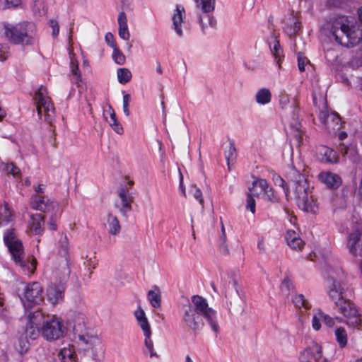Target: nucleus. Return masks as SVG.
<instances>
[{
  "label": "nucleus",
  "mask_w": 362,
  "mask_h": 362,
  "mask_svg": "<svg viewBox=\"0 0 362 362\" xmlns=\"http://www.w3.org/2000/svg\"><path fill=\"white\" fill-rule=\"evenodd\" d=\"M286 177L293 182V188L298 206L306 212H314L315 204L311 194L312 188L305 176L300 173V169L297 168L293 164L288 166Z\"/></svg>",
  "instance_id": "obj_2"
},
{
  "label": "nucleus",
  "mask_w": 362,
  "mask_h": 362,
  "mask_svg": "<svg viewBox=\"0 0 362 362\" xmlns=\"http://www.w3.org/2000/svg\"><path fill=\"white\" fill-rule=\"evenodd\" d=\"M151 329L149 330V334L148 336L144 335V337H145L144 343H145V346H146V348L148 349V351L150 352V356L153 357V356H156L157 354L153 350V341L151 339Z\"/></svg>",
  "instance_id": "obj_46"
},
{
  "label": "nucleus",
  "mask_w": 362,
  "mask_h": 362,
  "mask_svg": "<svg viewBox=\"0 0 362 362\" xmlns=\"http://www.w3.org/2000/svg\"><path fill=\"white\" fill-rule=\"evenodd\" d=\"M132 73L127 68H120L117 70L118 81L121 84H125L132 78Z\"/></svg>",
  "instance_id": "obj_40"
},
{
  "label": "nucleus",
  "mask_w": 362,
  "mask_h": 362,
  "mask_svg": "<svg viewBox=\"0 0 362 362\" xmlns=\"http://www.w3.org/2000/svg\"><path fill=\"white\" fill-rule=\"evenodd\" d=\"M105 112L110 115L109 119L105 117V120L109 123L110 126L116 133L122 134L123 133V128L117 122L113 108L111 106H109L108 110H107Z\"/></svg>",
  "instance_id": "obj_29"
},
{
  "label": "nucleus",
  "mask_w": 362,
  "mask_h": 362,
  "mask_svg": "<svg viewBox=\"0 0 362 362\" xmlns=\"http://www.w3.org/2000/svg\"><path fill=\"white\" fill-rule=\"evenodd\" d=\"M112 49L113 52L112 57L114 62L119 65L124 64L126 59L124 54L119 50L118 46Z\"/></svg>",
  "instance_id": "obj_42"
},
{
  "label": "nucleus",
  "mask_w": 362,
  "mask_h": 362,
  "mask_svg": "<svg viewBox=\"0 0 362 362\" xmlns=\"http://www.w3.org/2000/svg\"><path fill=\"white\" fill-rule=\"evenodd\" d=\"M292 301L294 305L298 308H304L306 310H308L311 308V305L310 303L305 298V296L303 294H296L292 298Z\"/></svg>",
  "instance_id": "obj_39"
},
{
  "label": "nucleus",
  "mask_w": 362,
  "mask_h": 362,
  "mask_svg": "<svg viewBox=\"0 0 362 362\" xmlns=\"http://www.w3.org/2000/svg\"><path fill=\"white\" fill-rule=\"evenodd\" d=\"M59 253L64 257H68L69 254V241L66 235L62 234L57 242Z\"/></svg>",
  "instance_id": "obj_35"
},
{
  "label": "nucleus",
  "mask_w": 362,
  "mask_h": 362,
  "mask_svg": "<svg viewBox=\"0 0 362 362\" xmlns=\"http://www.w3.org/2000/svg\"><path fill=\"white\" fill-rule=\"evenodd\" d=\"M105 40L107 44L112 48L117 47L114 35L111 33H106L105 36Z\"/></svg>",
  "instance_id": "obj_52"
},
{
  "label": "nucleus",
  "mask_w": 362,
  "mask_h": 362,
  "mask_svg": "<svg viewBox=\"0 0 362 362\" xmlns=\"http://www.w3.org/2000/svg\"><path fill=\"white\" fill-rule=\"evenodd\" d=\"M6 170L8 173L12 174L13 176H17L20 174V169L13 163L7 165Z\"/></svg>",
  "instance_id": "obj_56"
},
{
  "label": "nucleus",
  "mask_w": 362,
  "mask_h": 362,
  "mask_svg": "<svg viewBox=\"0 0 362 362\" xmlns=\"http://www.w3.org/2000/svg\"><path fill=\"white\" fill-rule=\"evenodd\" d=\"M285 239L288 245L295 250H300L304 246V242L300 238L298 233L294 230L286 231Z\"/></svg>",
  "instance_id": "obj_21"
},
{
  "label": "nucleus",
  "mask_w": 362,
  "mask_h": 362,
  "mask_svg": "<svg viewBox=\"0 0 362 362\" xmlns=\"http://www.w3.org/2000/svg\"><path fill=\"white\" fill-rule=\"evenodd\" d=\"M279 105L282 109L291 108V113L293 115V122H291L290 127L293 131V137L296 139L297 144L299 145L301 142V124L298 121L297 117V105L295 100L290 101L288 96L286 94L280 95Z\"/></svg>",
  "instance_id": "obj_8"
},
{
  "label": "nucleus",
  "mask_w": 362,
  "mask_h": 362,
  "mask_svg": "<svg viewBox=\"0 0 362 362\" xmlns=\"http://www.w3.org/2000/svg\"><path fill=\"white\" fill-rule=\"evenodd\" d=\"M105 226L108 233L112 235H118L121 231V226L117 217L112 213H108L105 218Z\"/></svg>",
  "instance_id": "obj_24"
},
{
  "label": "nucleus",
  "mask_w": 362,
  "mask_h": 362,
  "mask_svg": "<svg viewBox=\"0 0 362 362\" xmlns=\"http://www.w3.org/2000/svg\"><path fill=\"white\" fill-rule=\"evenodd\" d=\"M220 250L221 251V252L223 254V255H228V247L226 244V242L223 243V240H221V245H220Z\"/></svg>",
  "instance_id": "obj_59"
},
{
  "label": "nucleus",
  "mask_w": 362,
  "mask_h": 362,
  "mask_svg": "<svg viewBox=\"0 0 362 362\" xmlns=\"http://www.w3.org/2000/svg\"><path fill=\"white\" fill-rule=\"evenodd\" d=\"M70 64L72 74L76 76V80H79L81 78V74L78 69L77 62L73 59H71Z\"/></svg>",
  "instance_id": "obj_51"
},
{
  "label": "nucleus",
  "mask_w": 362,
  "mask_h": 362,
  "mask_svg": "<svg viewBox=\"0 0 362 362\" xmlns=\"http://www.w3.org/2000/svg\"><path fill=\"white\" fill-rule=\"evenodd\" d=\"M271 190L266 180L259 179L254 181L252 187L250 189V192L254 196H259L262 194H268Z\"/></svg>",
  "instance_id": "obj_25"
},
{
  "label": "nucleus",
  "mask_w": 362,
  "mask_h": 362,
  "mask_svg": "<svg viewBox=\"0 0 362 362\" xmlns=\"http://www.w3.org/2000/svg\"><path fill=\"white\" fill-rule=\"evenodd\" d=\"M118 196L120 199V202L116 203L115 206L118 209L122 216L127 217V213L132 209V203L134 199L133 197L123 187L119 189Z\"/></svg>",
  "instance_id": "obj_17"
},
{
  "label": "nucleus",
  "mask_w": 362,
  "mask_h": 362,
  "mask_svg": "<svg viewBox=\"0 0 362 362\" xmlns=\"http://www.w3.org/2000/svg\"><path fill=\"white\" fill-rule=\"evenodd\" d=\"M182 318L185 326L194 332L204 327L203 319L216 336L220 332L217 312L200 296H193L191 301L184 305Z\"/></svg>",
  "instance_id": "obj_1"
},
{
  "label": "nucleus",
  "mask_w": 362,
  "mask_h": 362,
  "mask_svg": "<svg viewBox=\"0 0 362 362\" xmlns=\"http://www.w3.org/2000/svg\"><path fill=\"white\" fill-rule=\"evenodd\" d=\"M271 52L274 57L277 59V64L279 67H281V60L284 57L283 51L280 46L279 42L277 40H274L273 47H270Z\"/></svg>",
  "instance_id": "obj_38"
},
{
  "label": "nucleus",
  "mask_w": 362,
  "mask_h": 362,
  "mask_svg": "<svg viewBox=\"0 0 362 362\" xmlns=\"http://www.w3.org/2000/svg\"><path fill=\"white\" fill-rule=\"evenodd\" d=\"M78 339L82 344L87 345L88 348L92 346L97 338L88 334H80Z\"/></svg>",
  "instance_id": "obj_44"
},
{
  "label": "nucleus",
  "mask_w": 362,
  "mask_h": 362,
  "mask_svg": "<svg viewBox=\"0 0 362 362\" xmlns=\"http://www.w3.org/2000/svg\"><path fill=\"white\" fill-rule=\"evenodd\" d=\"M317 154L322 162L325 163H335L337 160V156L336 152L325 146H321L317 149Z\"/></svg>",
  "instance_id": "obj_23"
},
{
  "label": "nucleus",
  "mask_w": 362,
  "mask_h": 362,
  "mask_svg": "<svg viewBox=\"0 0 362 362\" xmlns=\"http://www.w3.org/2000/svg\"><path fill=\"white\" fill-rule=\"evenodd\" d=\"M254 195L252 193L247 194V205L246 207L249 209L252 214L255 212V200L253 198Z\"/></svg>",
  "instance_id": "obj_50"
},
{
  "label": "nucleus",
  "mask_w": 362,
  "mask_h": 362,
  "mask_svg": "<svg viewBox=\"0 0 362 362\" xmlns=\"http://www.w3.org/2000/svg\"><path fill=\"white\" fill-rule=\"evenodd\" d=\"M31 207L45 213H49L57 208L56 202L44 196L35 195L32 197Z\"/></svg>",
  "instance_id": "obj_15"
},
{
  "label": "nucleus",
  "mask_w": 362,
  "mask_h": 362,
  "mask_svg": "<svg viewBox=\"0 0 362 362\" xmlns=\"http://www.w3.org/2000/svg\"><path fill=\"white\" fill-rule=\"evenodd\" d=\"M340 313L347 319L346 323L353 327H357L361 323L358 310L354 304L344 298L333 302Z\"/></svg>",
  "instance_id": "obj_9"
},
{
  "label": "nucleus",
  "mask_w": 362,
  "mask_h": 362,
  "mask_svg": "<svg viewBox=\"0 0 362 362\" xmlns=\"http://www.w3.org/2000/svg\"><path fill=\"white\" fill-rule=\"evenodd\" d=\"M320 321H322V318H321V316L319 314V310H317L312 320V327L315 330L318 331L320 329Z\"/></svg>",
  "instance_id": "obj_48"
},
{
  "label": "nucleus",
  "mask_w": 362,
  "mask_h": 362,
  "mask_svg": "<svg viewBox=\"0 0 362 362\" xmlns=\"http://www.w3.org/2000/svg\"><path fill=\"white\" fill-rule=\"evenodd\" d=\"M299 361L300 362H330L322 357V346L316 342H313L300 352Z\"/></svg>",
  "instance_id": "obj_12"
},
{
  "label": "nucleus",
  "mask_w": 362,
  "mask_h": 362,
  "mask_svg": "<svg viewBox=\"0 0 362 362\" xmlns=\"http://www.w3.org/2000/svg\"><path fill=\"white\" fill-rule=\"evenodd\" d=\"M21 4V0H6L7 8H11L18 6Z\"/></svg>",
  "instance_id": "obj_58"
},
{
  "label": "nucleus",
  "mask_w": 362,
  "mask_h": 362,
  "mask_svg": "<svg viewBox=\"0 0 362 362\" xmlns=\"http://www.w3.org/2000/svg\"><path fill=\"white\" fill-rule=\"evenodd\" d=\"M183 362H194V361H193V359L192 358V357L190 356V355L187 354V355L185 356V360H184V361H183Z\"/></svg>",
  "instance_id": "obj_64"
},
{
  "label": "nucleus",
  "mask_w": 362,
  "mask_h": 362,
  "mask_svg": "<svg viewBox=\"0 0 362 362\" xmlns=\"http://www.w3.org/2000/svg\"><path fill=\"white\" fill-rule=\"evenodd\" d=\"M199 23L200 25L202 32H204L205 29L208 26L215 28L216 25V20L213 16L209 13H204L199 16Z\"/></svg>",
  "instance_id": "obj_32"
},
{
  "label": "nucleus",
  "mask_w": 362,
  "mask_h": 362,
  "mask_svg": "<svg viewBox=\"0 0 362 362\" xmlns=\"http://www.w3.org/2000/svg\"><path fill=\"white\" fill-rule=\"evenodd\" d=\"M336 340L340 347H344L347 344V334L343 327H339L335 330Z\"/></svg>",
  "instance_id": "obj_41"
},
{
  "label": "nucleus",
  "mask_w": 362,
  "mask_h": 362,
  "mask_svg": "<svg viewBox=\"0 0 362 362\" xmlns=\"http://www.w3.org/2000/svg\"><path fill=\"white\" fill-rule=\"evenodd\" d=\"M134 317L136 320L137 325L141 327L144 332V335H148L151 326L146 317L144 310L141 306H138L134 312Z\"/></svg>",
  "instance_id": "obj_20"
},
{
  "label": "nucleus",
  "mask_w": 362,
  "mask_h": 362,
  "mask_svg": "<svg viewBox=\"0 0 362 362\" xmlns=\"http://www.w3.org/2000/svg\"><path fill=\"white\" fill-rule=\"evenodd\" d=\"M7 9V4L6 0H0V10Z\"/></svg>",
  "instance_id": "obj_63"
},
{
  "label": "nucleus",
  "mask_w": 362,
  "mask_h": 362,
  "mask_svg": "<svg viewBox=\"0 0 362 362\" xmlns=\"http://www.w3.org/2000/svg\"><path fill=\"white\" fill-rule=\"evenodd\" d=\"M130 101V95L129 94H125L123 96V112L126 116L129 115V103Z\"/></svg>",
  "instance_id": "obj_54"
},
{
  "label": "nucleus",
  "mask_w": 362,
  "mask_h": 362,
  "mask_svg": "<svg viewBox=\"0 0 362 362\" xmlns=\"http://www.w3.org/2000/svg\"><path fill=\"white\" fill-rule=\"evenodd\" d=\"M300 30L299 22L298 19L293 16H291L287 19L286 25L284 28L285 32L290 36L296 35L298 30Z\"/></svg>",
  "instance_id": "obj_30"
},
{
  "label": "nucleus",
  "mask_w": 362,
  "mask_h": 362,
  "mask_svg": "<svg viewBox=\"0 0 362 362\" xmlns=\"http://www.w3.org/2000/svg\"><path fill=\"white\" fill-rule=\"evenodd\" d=\"M293 284L288 278H285L281 283V292L286 295H289L291 291L293 290Z\"/></svg>",
  "instance_id": "obj_47"
},
{
  "label": "nucleus",
  "mask_w": 362,
  "mask_h": 362,
  "mask_svg": "<svg viewBox=\"0 0 362 362\" xmlns=\"http://www.w3.org/2000/svg\"><path fill=\"white\" fill-rule=\"evenodd\" d=\"M327 292L329 299L334 302L344 298V288L341 281L329 276L327 279Z\"/></svg>",
  "instance_id": "obj_14"
},
{
  "label": "nucleus",
  "mask_w": 362,
  "mask_h": 362,
  "mask_svg": "<svg viewBox=\"0 0 362 362\" xmlns=\"http://www.w3.org/2000/svg\"><path fill=\"white\" fill-rule=\"evenodd\" d=\"M324 124L328 129L332 130H339L341 128V118L336 112L327 115L323 120Z\"/></svg>",
  "instance_id": "obj_27"
},
{
  "label": "nucleus",
  "mask_w": 362,
  "mask_h": 362,
  "mask_svg": "<svg viewBox=\"0 0 362 362\" xmlns=\"http://www.w3.org/2000/svg\"><path fill=\"white\" fill-rule=\"evenodd\" d=\"M156 289L157 292L151 290L148 293V299L150 301L151 305L155 308H160L161 305L160 294L157 287Z\"/></svg>",
  "instance_id": "obj_37"
},
{
  "label": "nucleus",
  "mask_w": 362,
  "mask_h": 362,
  "mask_svg": "<svg viewBox=\"0 0 362 362\" xmlns=\"http://www.w3.org/2000/svg\"><path fill=\"white\" fill-rule=\"evenodd\" d=\"M47 293L48 301L54 305L62 300L64 288L62 285L52 284L47 288Z\"/></svg>",
  "instance_id": "obj_22"
},
{
  "label": "nucleus",
  "mask_w": 362,
  "mask_h": 362,
  "mask_svg": "<svg viewBox=\"0 0 362 362\" xmlns=\"http://www.w3.org/2000/svg\"><path fill=\"white\" fill-rule=\"evenodd\" d=\"M41 326V334L47 341H55L62 338L66 328L61 318L52 315L43 317Z\"/></svg>",
  "instance_id": "obj_6"
},
{
  "label": "nucleus",
  "mask_w": 362,
  "mask_h": 362,
  "mask_svg": "<svg viewBox=\"0 0 362 362\" xmlns=\"http://www.w3.org/2000/svg\"><path fill=\"white\" fill-rule=\"evenodd\" d=\"M30 228L36 235L42 231V226L44 223L43 216L41 214H34L30 216Z\"/></svg>",
  "instance_id": "obj_31"
},
{
  "label": "nucleus",
  "mask_w": 362,
  "mask_h": 362,
  "mask_svg": "<svg viewBox=\"0 0 362 362\" xmlns=\"http://www.w3.org/2000/svg\"><path fill=\"white\" fill-rule=\"evenodd\" d=\"M224 154L228 170H230V164L233 163L237 158V151L233 140L230 139H228V144L225 148Z\"/></svg>",
  "instance_id": "obj_28"
},
{
  "label": "nucleus",
  "mask_w": 362,
  "mask_h": 362,
  "mask_svg": "<svg viewBox=\"0 0 362 362\" xmlns=\"http://www.w3.org/2000/svg\"><path fill=\"white\" fill-rule=\"evenodd\" d=\"M49 26L52 29V35L53 37H57L59 32V23L57 21L51 19L49 21Z\"/></svg>",
  "instance_id": "obj_53"
},
{
  "label": "nucleus",
  "mask_w": 362,
  "mask_h": 362,
  "mask_svg": "<svg viewBox=\"0 0 362 362\" xmlns=\"http://www.w3.org/2000/svg\"><path fill=\"white\" fill-rule=\"evenodd\" d=\"M4 221L8 222L10 221V217H11V212L5 207L4 209Z\"/></svg>",
  "instance_id": "obj_60"
},
{
  "label": "nucleus",
  "mask_w": 362,
  "mask_h": 362,
  "mask_svg": "<svg viewBox=\"0 0 362 362\" xmlns=\"http://www.w3.org/2000/svg\"><path fill=\"white\" fill-rule=\"evenodd\" d=\"M8 57V47L6 45L0 44V61L6 60Z\"/></svg>",
  "instance_id": "obj_55"
},
{
  "label": "nucleus",
  "mask_w": 362,
  "mask_h": 362,
  "mask_svg": "<svg viewBox=\"0 0 362 362\" xmlns=\"http://www.w3.org/2000/svg\"><path fill=\"white\" fill-rule=\"evenodd\" d=\"M34 25L28 22H21L16 25H4V34L7 40L13 44L22 46L31 45L34 42Z\"/></svg>",
  "instance_id": "obj_5"
},
{
  "label": "nucleus",
  "mask_w": 362,
  "mask_h": 362,
  "mask_svg": "<svg viewBox=\"0 0 362 362\" xmlns=\"http://www.w3.org/2000/svg\"><path fill=\"white\" fill-rule=\"evenodd\" d=\"M255 98L257 103L260 105H265L270 103L272 94L269 89L262 88L256 93Z\"/></svg>",
  "instance_id": "obj_33"
},
{
  "label": "nucleus",
  "mask_w": 362,
  "mask_h": 362,
  "mask_svg": "<svg viewBox=\"0 0 362 362\" xmlns=\"http://www.w3.org/2000/svg\"><path fill=\"white\" fill-rule=\"evenodd\" d=\"M189 193L192 194L196 199H197L200 204L203 206L202 193L196 185L190 186Z\"/></svg>",
  "instance_id": "obj_45"
},
{
  "label": "nucleus",
  "mask_w": 362,
  "mask_h": 362,
  "mask_svg": "<svg viewBox=\"0 0 362 362\" xmlns=\"http://www.w3.org/2000/svg\"><path fill=\"white\" fill-rule=\"evenodd\" d=\"M238 275L233 272H229L221 277V286L222 291L226 298L233 297L235 303L240 302V298L238 288Z\"/></svg>",
  "instance_id": "obj_10"
},
{
  "label": "nucleus",
  "mask_w": 362,
  "mask_h": 362,
  "mask_svg": "<svg viewBox=\"0 0 362 362\" xmlns=\"http://www.w3.org/2000/svg\"><path fill=\"white\" fill-rule=\"evenodd\" d=\"M4 241L16 264L25 272L33 274L36 269L37 260L32 257H26L21 241L17 238L13 228L7 230L4 235Z\"/></svg>",
  "instance_id": "obj_3"
},
{
  "label": "nucleus",
  "mask_w": 362,
  "mask_h": 362,
  "mask_svg": "<svg viewBox=\"0 0 362 362\" xmlns=\"http://www.w3.org/2000/svg\"><path fill=\"white\" fill-rule=\"evenodd\" d=\"M118 25L119 30L118 33L119 37L124 40H129L130 35L127 26V18L124 12H120L118 15Z\"/></svg>",
  "instance_id": "obj_26"
},
{
  "label": "nucleus",
  "mask_w": 362,
  "mask_h": 362,
  "mask_svg": "<svg viewBox=\"0 0 362 362\" xmlns=\"http://www.w3.org/2000/svg\"><path fill=\"white\" fill-rule=\"evenodd\" d=\"M335 40L344 47H354L362 39V32L348 19L340 18L332 25Z\"/></svg>",
  "instance_id": "obj_4"
},
{
  "label": "nucleus",
  "mask_w": 362,
  "mask_h": 362,
  "mask_svg": "<svg viewBox=\"0 0 362 362\" xmlns=\"http://www.w3.org/2000/svg\"><path fill=\"white\" fill-rule=\"evenodd\" d=\"M43 319L42 313L39 310L29 313L25 327V335L31 339H35L41 334V327L39 325Z\"/></svg>",
  "instance_id": "obj_13"
},
{
  "label": "nucleus",
  "mask_w": 362,
  "mask_h": 362,
  "mask_svg": "<svg viewBox=\"0 0 362 362\" xmlns=\"http://www.w3.org/2000/svg\"><path fill=\"white\" fill-rule=\"evenodd\" d=\"M180 188H181V189H182V192L183 195H184V196H186V194H185V187H183V177H182V174H180Z\"/></svg>",
  "instance_id": "obj_62"
},
{
  "label": "nucleus",
  "mask_w": 362,
  "mask_h": 362,
  "mask_svg": "<svg viewBox=\"0 0 362 362\" xmlns=\"http://www.w3.org/2000/svg\"><path fill=\"white\" fill-rule=\"evenodd\" d=\"M273 181L274 182V185L276 186L281 187L284 191V193L286 197L288 195V187L286 186V182L279 175H273Z\"/></svg>",
  "instance_id": "obj_43"
},
{
  "label": "nucleus",
  "mask_w": 362,
  "mask_h": 362,
  "mask_svg": "<svg viewBox=\"0 0 362 362\" xmlns=\"http://www.w3.org/2000/svg\"><path fill=\"white\" fill-rule=\"evenodd\" d=\"M319 314L321 316V318H322V322L328 327H332L334 324L335 321L333 317L329 316L327 314H325L323 313L321 310H319Z\"/></svg>",
  "instance_id": "obj_49"
},
{
  "label": "nucleus",
  "mask_w": 362,
  "mask_h": 362,
  "mask_svg": "<svg viewBox=\"0 0 362 362\" xmlns=\"http://www.w3.org/2000/svg\"><path fill=\"white\" fill-rule=\"evenodd\" d=\"M320 180L330 189H337L341 184V177L331 172H322L319 174Z\"/></svg>",
  "instance_id": "obj_19"
},
{
  "label": "nucleus",
  "mask_w": 362,
  "mask_h": 362,
  "mask_svg": "<svg viewBox=\"0 0 362 362\" xmlns=\"http://www.w3.org/2000/svg\"><path fill=\"white\" fill-rule=\"evenodd\" d=\"M221 240L224 242H226V232H225V228H224V226H223V222L221 221Z\"/></svg>",
  "instance_id": "obj_61"
},
{
  "label": "nucleus",
  "mask_w": 362,
  "mask_h": 362,
  "mask_svg": "<svg viewBox=\"0 0 362 362\" xmlns=\"http://www.w3.org/2000/svg\"><path fill=\"white\" fill-rule=\"evenodd\" d=\"M307 62V59L303 57L300 54L298 56V66L300 71H305V64Z\"/></svg>",
  "instance_id": "obj_57"
},
{
  "label": "nucleus",
  "mask_w": 362,
  "mask_h": 362,
  "mask_svg": "<svg viewBox=\"0 0 362 362\" xmlns=\"http://www.w3.org/2000/svg\"><path fill=\"white\" fill-rule=\"evenodd\" d=\"M59 355L62 356V362H76V354L72 346L63 348Z\"/></svg>",
  "instance_id": "obj_34"
},
{
  "label": "nucleus",
  "mask_w": 362,
  "mask_h": 362,
  "mask_svg": "<svg viewBox=\"0 0 362 362\" xmlns=\"http://www.w3.org/2000/svg\"><path fill=\"white\" fill-rule=\"evenodd\" d=\"M43 289L38 282L28 284L25 289L23 297L21 298L25 308H30L40 303L43 299Z\"/></svg>",
  "instance_id": "obj_11"
},
{
  "label": "nucleus",
  "mask_w": 362,
  "mask_h": 362,
  "mask_svg": "<svg viewBox=\"0 0 362 362\" xmlns=\"http://www.w3.org/2000/svg\"><path fill=\"white\" fill-rule=\"evenodd\" d=\"M197 6L200 8L204 13L212 12L215 8L213 0H195Z\"/></svg>",
  "instance_id": "obj_36"
},
{
  "label": "nucleus",
  "mask_w": 362,
  "mask_h": 362,
  "mask_svg": "<svg viewBox=\"0 0 362 362\" xmlns=\"http://www.w3.org/2000/svg\"><path fill=\"white\" fill-rule=\"evenodd\" d=\"M46 88L41 86L35 97L37 101V111L40 117L43 115L45 121L52 124L55 115L54 107L51 103L49 98L46 96Z\"/></svg>",
  "instance_id": "obj_7"
},
{
  "label": "nucleus",
  "mask_w": 362,
  "mask_h": 362,
  "mask_svg": "<svg viewBox=\"0 0 362 362\" xmlns=\"http://www.w3.org/2000/svg\"><path fill=\"white\" fill-rule=\"evenodd\" d=\"M185 18V9L182 5H176V8L175 9L173 15H172V21H173V28L175 31L176 34L179 37H182L183 35L182 30V25L184 23V20Z\"/></svg>",
  "instance_id": "obj_18"
},
{
  "label": "nucleus",
  "mask_w": 362,
  "mask_h": 362,
  "mask_svg": "<svg viewBox=\"0 0 362 362\" xmlns=\"http://www.w3.org/2000/svg\"><path fill=\"white\" fill-rule=\"evenodd\" d=\"M71 274L70 262L68 257L64 258L53 270V276L59 284L67 281Z\"/></svg>",
  "instance_id": "obj_16"
}]
</instances>
